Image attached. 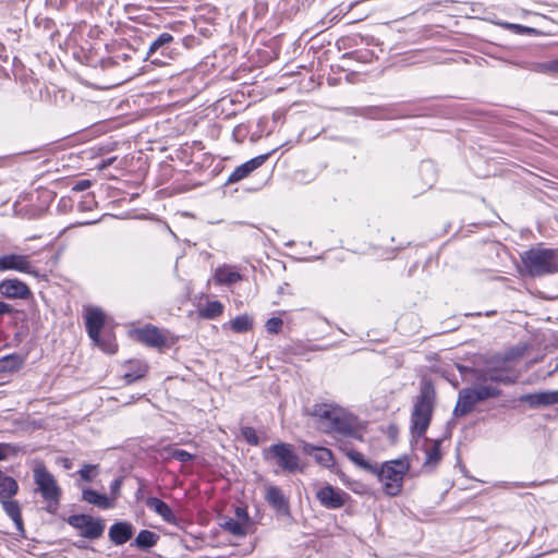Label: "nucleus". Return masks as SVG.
I'll use <instances>...</instances> for the list:
<instances>
[{
  "mask_svg": "<svg viewBox=\"0 0 558 558\" xmlns=\"http://www.w3.org/2000/svg\"><path fill=\"white\" fill-rule=\"evenodd\" d=\"M509 360L510 356L484 359L481 354H477V359L473 361L472 366L457 365L462 379L472 383L473 386L459 391L453 410L454 416L468 415L478 402L499 397L501 390L498 385L514 383L515 378L511 373Z\"/></svg>",
  "mask_w": 558,
  "mask_h": 558,
  "instance_id": "1",
  "label": "nucleus"
},
{
  "mask_svg": "<svg viewBox=\"0 0 558 558\" xmlns=\"http://www.w3.org/2000/svg\"><path fill=\"white\" fill-rule=\"evenodd\" d=\"M436 403V391L430 380L423 378L420 392L414 399L411 413V430L417 437H423L430 424Z\"/></svg>",
  "mask_w": 558,
  "mask_h": 558,
  "instance_id": "2",
  "label": "nucleus"
},
{
  "mask_svg": "<svg viewBox=\"0 0 558 558\" xmlns=\"http://www.w3.org/2000/svg\"><path fill=\"white\" fill-rule=\"evenodd\" d=\"M410 461L407 457L386 461L380 465H375L373 474L383 485V490L387 496L395 497L402 492L404 476L410 470Z\"/></svg>",
  "mask_w": 558,
  "mask_h": 558,
  "instance_id": "3",
  "label": "nucleus"
},
{
  "mask_svg": "<svg viewBox=\"0 0 558 558\" xmlns=\"http://www.w3.org/2000/svg\"><path fill=\"white\" fill-rule=\"evenodd\" d=\"M521 260L531 277L558 272V250L532 247L521 254Z\"/></svg>",
  "mask_w": 558,
  "mask_h": 558,
  "instance_id": "4",
  "label": "nucleus"
},
{
  "mask_svg": "<svg viewBox=\"0 0 558 558\" xmlns=\"http://www.w3.org/2000/svg\"><path fill=\"white\" fill-rule=\"evenodd\" d=\"M34 483L36 492L40 494L43 500L46 502V510L49 513H54L60 506L61 487L52 473L48 471L45 464L39 463L33 469Z\"/></svg>",
  "mask_w": 558,
  "mask_h": 558,
  "instance_id": "5",
  "label": "nucleus"
},
{
  "mask_svg": "<svg viewBox=\"0 0 558 558\" xmlns=\"http://www.w3.org/2000/svg\"><path fill=\"white\" fill-rule=\"evenodd\" d=\"M263 459L276 464L281 471L294 473L299 470L300 459L294 448L288 442L274 444L263 450Z\"/></svg>",
  "mask_w": 558,
  "mask_h": 558,
  "instance_id": "6",
  "label": "nucleus"
},
{
  "mask_svg": "<svg viewBox=\"0 0 558 558\" xmlns=\"http://www.w3.org/2000/svg\"><path fill=\"white\" fill-rule=\"evenodd\" d=\"M182 38H175L169 33L159 34L149 45L146 52V60L153 64H167L178 54V47Z\"/></svg>",
  "mask_w": 558,
  "mask_h": 558,
  "instance_id": "7",
  "label": "nucleus"
},
{
  "mask_svg": "<svg viewBox=\"0 0 558 558\" xmlns=\"http://www.w3.org/2000/svg\"><path fill=\"white\" fill-rule=\"evenodd\" d=\"M133 337L142 344L150 348L161 349L163 347H172L175 344L177 337L166 329L147 324L132 331Z\"/></svg>",
  "mask_w": 558,
  "mask_h": 558,
  "instance_id": "8",
  "label": "nucleus"
},
{
  "mask_svg": "<svg viewBox=\"0 0 558 558\" xmlns=\"http://www.w3.org/2000/svg\"><path fill=\"white\" fill-rule=\"evenodd\" d=\"M108 56L100 59L101 68L107 70L133 61L137 57V51L125 41L112 43L107 46Z\"/></svg>",
  "mask_w": 558,
  "mask_h": 558,
  "instance_id": "9",
  "label": "nucleus"
},
{
  "mask_svg": "<svg viewBox=\"0 0 558 558\" xmlns=\"http://www.w3.org/2000/svg\"><path fill=\"white\" fill-rule=\"evenodd\" d=\"M68 523L81 531V536L88 539L99 538L105 531V523L99 518H93L88 514H72Z\"/></svg>",
  "mask_w": 558,
  "mask_h": 558,
  "instance_id": "10",
  "label": "nucleus"
},
{
  "mask_svg": "<svg viewBox=\"0 0 558 558\" xmlns=\"http://www.w3.org/2000/svg\"><path fill=\"white\" fill-rule=\"evenodd\" d=\"M349 498L348 493L329 484L320 487L316 492V499L327 509H339L345 505Z\"/></svg>",
  "mask_w": 558,
  "mask_h": 558,
  "instance_id": "11",
  "label": "nucleus"
},
{
  "mask_svg": "<svg viewBox=\"0 0 558 558\" xmlns=\"http://www.w3.org/2000/svg\"><path fill=\"white\" fill-rule=\"evenodd\" d=\"M106 315L101 308L92 306L85 313V328L95 345H100V331L105 326Z\"/></svg>",
  "mask_w": 558,
  "mask_h": 558,
  "instance_id": "12",
  "label": "nucleus"
},
{
  "mask_svg": "<svg viewBox=\"0 0 558 558\" xmlns=\"http://www.w3.org/2000/svg\"><path fill=\"white\" fill-rule=\"evenodd\" d=\"M274 151H276V149H272L267 154L256 156L245 161L244 163L238 166L229 175L227 184L236 183L247 178L254 170L263 166Z\"/></svg>",
  "mask_w": 558,
  "mask_h": 558,
  "instance_id": "13",
  "label": "nucleus"
},
{
  "mask_svg": "<svg viewBox=\"0 0 558 558\" xmlns=\"http://www.w3.org/2000/svg\"><path fill=\"white\" fill-rule=\"evenodd\" d=\"M33 266L27 255L5 254L0 256V271L15 270L24 274H34Z\"/></svg>",
  "mask_w": 558,
  "mask_h": 558,
  "instance_id": "14",
  "label": "nucleus"
},
{
  "mask_svg": "<svg viewBox=\"0 0 558 558\" xmlns=\"http://www.w3.org/2000/svg\"><path fill=\"white\" fill-rule=\"evenodd\" d=\"M0 293L9 299H27L32 294L28 286L19 279L2 280Z\"/></svg>",
  "mask_w": 558,
  "mask_h": 558,
  "instance_id": "15",
  "label": "nucleus"
},
{
  "mask_svg": "<svg viewBox=\"0 0 558 558\" xmlns=\"http://www.w3.org/2000/svg\"><path fill=\"white\" fill-rule=\"evenodd\" d=\"M122 377L126 384L142 379L148 372V365L142 360H129L122 365Z\"/></svg>",
  "mask_w": 558,
  "mask_h": 558,
  "instance_id": "16",
  "label": "nucleus"
},
{
  "mask_svg": "<svg viewBox=\"0 0 558 558\" xmlns=\"http://www.w3.org/2000/svg\"><path fill=\"white\" fill-rule=\"evenodd\" d=\"M133 525L129 522H117L109 529V538L114 545H123L133 536Z\"/></svg>",
  "mask_w": 558,
  "mask_h": 558,
  "instance_id": "17",
  "label": "nucleus"
},
{
  "mask_svg": "<svg viewBox=\"0 0 558 558\" xmlns=\"http://www.w3.org/2000/svg\"><path fill=\"white\" fill-rule=\"evenodd\" d=\"M341 410L330 404H316L312 414L318 418L320 427L328 432V424L335 422Z\"/></svg>",
  "mask_w": 558,
  "mask_h": 558,
  "instance_id": "18",
  "label": "nucleus"
},
{
  "mask_svg": "<svg viewBox=\"0 0 558 558\" xmlns=\"http://www.w3.org/2000/svg\"><path fill=\"white\" fill-rule=\"evenodd\" d=\"M266 501L278 512L288 513L289 502L278 486L269 485L265 494Z\"/></svg>",
  "mask_w": 558,
  "mask_h": 558,
  "instance_id": "19",
  "label": "nucleus"
},
{
  "mask_svg": "<svg viewBox=\"0 0 558 558\" xmlns=\"http://www.w3.org/2000/svg\"><path fill=\"white\" fill-rule=\"evenodd\" d=\"M145 505L148 509L154 511L156 514L162 518V520L167 523L174 524L177 522V517L173 513L172 509L161 499L157 497H148L145 500Z\"/></svg>",
  "mask_w": 558,
  "mask_h": 558,
  "instance_id": "20",
  "label": "nucleus"
},
{
  "mask_svg": "<svg viewBox=\"0 0 558 558\" xmlns=\"http://www.w3.org/2000/svg\"><path fill=\"white\" fill-rule=\"evenodd\" d=\"M214 279L217 284L231 286L242 280V275L229 265H223L215 270Z\"/></svg>",
  "mask_w": 558,
  "mask_h": 558,
  "instance_id": "21",
  "label": "nucleus"
},
{
  "mask_svg": "<svg viewBox=\"0 0 558 558\" xmlns=\"http://www.w3.org/2000/svg\"><path fill=\"white\" fill-rule=\"evenodd\" d=\"M0 504L2 505V508L7 515L14 522L16 530L19 532H23V519L19 502L16 500H12L11 498H9L0 500Z\"/></svg>",
  "mask_w": 558,
  "mask_h": 558,
  "instance_id": "22",
  "label": "nucleus"
},
{
  "mask_svg": "<svg viewBox=\"0 0 558 558\" xmlns=\"http://www.w3.org/2000/svg\"><path fill=\"white\" fill-rule=\"evenodd\" d=\"M328 432H335L344 436H357V432L354 429L352 423L344 416L341 411L333 423L328 424Z\"/></svg>",
  "mask_w": 558,
  "mask_h": 558,
  "instance_id": "23",
  "label": "nucleus"
},
{
  "mask_svg": "<svg viewBox=\"0 0 558 558\" xmlns=\"http://www.w3.org/2000/svg\"><path fill=\"white\" fill-rule=\"evenodd\" d=\"M82 498L84 501L94 505L100 509H110L113 502L104 494H99L94 489L86 488L83 490Z\"/></svg>",
  "mask_w": 558,
  "mask_h": 558,
  "instance_id": "24",
  "label": "nucleus"
},
{
  "mask_svg": "<svg viewBox=\"0 0 558 558\" xmlns=\"http://www.w3.org/2000/svg\"><path fill=\"white\" fill-rule=\"evenodd\" d=\"M19 490L17 482L0 471V500L12 498Z\"/></svg>",
  "mask_w": 558,
  "mask_h": 558,
  "instance_id": "25",
  "label": "nucleus"
},
{
  "mask_svg": "<svg viewBox=\"0 0 558 558\" xmlns=\"http://www.w3.org/2000/svg\"><path fill=\"white\" fill-rule=\"evenodd\" d=\"M340 449L345 453V456L354 464L373 473V470L375 469L376 464H372L371 462H368L361 452H359L352 448H349V446L347 444H341Z\"/></svg>",
  "mask_w": 558,
  "mask_h": 558,
  "instance_id": "26",
  "label": "nucleus"
},
{
  "mask_svg": "<svg viewBox=\"0 0 558 558\" xmlns=\"http://www.w3.org/2000/svg\"><path fill=\"white\" fill-rule=\"evenodd\" d=\"M23 362L24 359L16 353L0 356V378H2L3 374L20 368Z\"/></svg>",
  "mask_w": 558,
  "mask_h": 558,
  "instance_id": "27",
  "label": "nucleus"
},
{
  "mask_svg": "<svg viewBox=\"0 0 558 558\" xmlns=\"http://www.w3.org/2000/svg\"><path fill=\"white\" fill-rule=\"evenodd\" d=\"M159 536L148 530H142L135 538V546L141 549H148L156 545Z\"/></svg>",
  "mask_w": 558,
  "mask_h": 558,
  "instance_id": "28",
  "label": "nucleus"
},
{
  "mask_svg": "<svg viewBox=\"0 0 558 558\" xmlns=\"http://www.w3.org/2000/svg\"><path fill=\"white\" fill-rule=\"evenodd\" d=\"M350 113L355 116H361L368 119H381L386 114L384 113V109L380 107H361V108H348Z\"/></svg>",
  "mask_w": 558,
  "mask_h": 558,
  "instance_id": "29",
  "label": "nucleus"
},
{
  "mask_svg": "<svg viewBox=\"0 0 558 558\" xmlns=\"http://www.w3.org/2000/svg\"><path fill=\"white\" fill-rule=\"evenodd\" d=\"M223 312V305L219 301H209L202 308H199V315L203 318L214 319L220 316Z\"/></svg>",
  "mask_w": 558,
  "mask_h": 558,
  "instance_id": "30",
  "label": "nucleus"
},
{
  "mask_svg": "<svg viewBox=\"0 0 558 558\" xmlns=\"http://www.w3.org/2000/svg\"><path fill=\"white\" fill-rule=\"evenodd\" d=\"M425 440L428 442L425 448V456H426L425 463L426 464L438 463L441 459L440 441L435 440V441L429 442L427 439H425Z\"/></svg>",
  "mask_w": 558,
  "mask_h": 558,
  "instance_id": "31",
  "label": "nucleus"
},
{
  "mask_svg": "<svg viewBox=\"0 0 558 558\" xmlns=\"http://www.w3.org/2000/svg\"><path fill=\"white\" fill-rule=\"evenodd\" d=\"M529 69L542 74H558V57L546 62L532 63Z\"/></svg>",
  "mask_w": 558,
  "mask_h": 558,
  "instance_id": "32",
  "label": "nucleus"
},
{
  "mask_svg": "<svg viewBox=\"0 0 558 558\" xmlns=\"http://www.w3.org/2000/svg\"><path fill=\"white\" fill-rule=\"evenodd\" d=\"M247 523L235 519H228L222 527L234 536H244L247 531Z\"/></svg>",
  "mask_w": 558,
  "mask_h": 558,
  "instance_id": "33",
  "label": "nucleus"
},
{
  "mask_svg": "<svg viewBox=\"0 0 558 558\" xmlns=\"http://www.w3.org/2000/svg\"><path fill=\"white\" fill-rule=\"evenodd\" d=\"M522 400L527 402L533 408L542 405H551L548 391L530 393L522 397Z\"/></svg>",
  "mask_w": 558,
  "mask_h": 558,
  "instance_id": "34",
  "label": "nucleus"
},
{
  "mask_svg": "<svg viewBox=\"0 0 558 558\" xmlns=\"http://www.w3.org/2000/svg\"><path fill=\"white\" fill-rule=\"evenodd\" d=\"M253 326V319L248 315H239L231 320V328L235 332H246Z\"/></svg>",
  "mask_w": 558,
  "mask_h": 558,
  "instance_id": "35",
  "label": "nucleus"
},
{
  "mask_svg": "<svg viewBox=\"0 0 558 558\" xmlns=\"http://www.w3.org/2000/svg\"><path fill=\"white\" fill-rule=\"evenodd\" d=\"M313 458L325 468H331L335 464L332 452L325 447L318 448Z\"/></svg>",
  "mask_w": 558,
  "mask_h": 558,
  "instance_id": "36",
  "label": "nucleus"
},
{
  "mask_svg": "<svg viewBox=\"0 0 558 558\" xmlns=\"http://www.w3.org/2000/svg\"><path fill=\"white\" fill-rule=\"evenodd\" d=\"M165 450L168 452L169 458L175 459L183 463L190 462V461L194 460V458H195L194 454H192L183 449H178L174 447H167V448H165Z\"/></svg>",
  "mask_w": 558,
  "mask_h": 558,
  "instance_id": "37",
  "label": "nucleus"
},
{
  "mask_svg": "<svg viewBox=\"0 0 558 558\" xmlns=\"http://www.w3.org/2000/svg\"><path fill=\"white\" fill-rule=\"evenodd\" d=\"M98 474V465L95 464H84L78 470L80 477L85 482H92L93 478Z\"/></svg>",
  "mask_w": 558,
  "mask_h": 558,
  "instance_id": "38",
  "label": "nucleus"
},
{
  "mask_svg": "<svg viewBox=\"0 0 558 558\" xmlns=\"http://www.w3.org/2000/svg\"><path fill=\"white\" fill-rule=\"evenodd\" d=\"M241 436L252 446H257L259 444V437L257 436L256 430L251 426L242 427Z\"/></svg>",
  "mask_w": 558,
  "mask_h": 558,
  "instance_id": "39",
  "label": "nucleus"
},
{
  "mask_svg": "<svg viewBox=\"0 0 558 558\" xmlns=\"http://www.w3.org/2000/svg\"><path fill=\"white\" fill-rule=\"evenodd\" d=\"M96 201L94 195L85 194L82 199L77 203L76 207L80 211H89L96 207Z\"/></svg>",
  "mask_w": 558,
  "mask_h": 558,
  "instance_id": "40",
  "label": "nucleus"
},
{
  "mask_svg": "<svg viewBox=\"0 0 558 558\" xmlns=\"http://www.w3.org/2000/svg\"><path fill=\"white\" fill-rule=\"evenodd\" d=\"M283 320L280 317H271L265 323V329L270 335H277L281 331Z\"/></svg>",
  "mask_w": 558,
  "mask_h": 558,
  "instance_id": "41",
  "label": "nucleus"
},
{
  "mask_svg": "<svg viewBox=\"0 0 558 558\" xmlns=\"http://www.w3.org/2000/svg\"><path fill=\"white\" fill-rule=\"evenodd\" d=\"M420 171H421L422 174L426 173V174L429 175V178L426 181V183L432 185L433 182L435 181V175H436L434 165L430 161H424L421 165Z\"/></svg>",
  "mask_w": 558,
  "mask_h": 558,
  "instance_id": "42",
  "label": "nucleus"
},
{
  "mask_svg": "<svg viewBox=\"0 0 558 558\" xmlns=\"http://www.w3.org/2000/svg\"><path fill=\"white\" fill-rule=\"evenodd\" d=\"M23 85L25 93L29 94L31 97H34L37 92H40L39 83L34 78L26 80Z\"/></svg>",
  "mask_w": 558,
  "mask_h": 558,
  "instance_id": "43",
  "label": "nucleus"
},
{
  "mask_svg": "<svg viewBox=\"0 0 558 558\" xmlns=\"http://www.w3.org/2000/svg\"><path fill=\"white\" fill-rule=\"evenodd\" d=\"M14 452L15 450L10 444L0 442V461L5 460L9 454Z\"/></svg>",
  "mask_w": 558,
  "mask_h": 558,
  "instance_id": "44",
  "label": "nucleus"
},
{
  "mask_svg": "<svg viewBox=\"0 0 558 558\" xmlns=\"http://www.w3.org/2000/svg\"><path fill=\"white\" fill-rule=\"evenodd\" d=\"M122 486V478H116L111 485H110V490H111V494L113 495L114 498L118 497L119 493H120V488Z\"/></svg>",
  "mask_w": 558,
  "mask_h": 558,
  "instance_id": "45",
  "label": "nucleus"
},
{
  "mask_svg": "<svg viewBox=\"0 0 558 558\" xmlns=\"http://www.w3.org/2000/svg\"><path fill=\"white\" fill-rule=\"evenodd\" d=\"M90 186L89 180H81L76 182V184L73 186V192H82L87 190Z\"/></svg>",
  "mask_w": 558,
  "mask_h": 558,
  "instance_id": "46",
  "label": "nucleus"
},
{
  "mask_svg": "<svg viewBox=\"0 0 558 558\" xmlns=\"http://www.w3.org/2000/svg\"><path fill=\"white\" fill-rule=\"evenodd\" d=\"M235 515H236V519L235 520H239V521H244L245 523L248 524V515H247V512L245 509L243 508H236L235 509Z\"/></svg>",
  "mask_w": 558,
  "mask_h": 558,
  "instance_id": "47",
  "label": "nucleus"
},
{
  "mask_svg": "<svg viewBox=\"0 0 558 558\" xmlns=\"http://www.w3.org/2000/svg\"><path fill=\"white\" fill-rule=\"evenodd\" d=\"M13 312V307L0 300V316L5 314H11Z\"/></svg>",
  "mask_w": 558,
  "mask_h": 558,
  "instance_id": "48",
  "label": "nucleus"
},
{
  "mask_svg": "<svg viewBox=\"0 0 558 558\" xmlns=\"http://www.w3.org/2000/svg\"><path fill=\"white\" fill-rule=\"evenodd\" d=\"M318 448H319V447H316V446H314V445H312V444H304V446H303V451H304L306 454L314 457V454H315V452H316V450H317Z\"/></svg>",
  "mask_w": 558,
  "mask_h": 558,
  "instance_id": "49",
  "label": "nucleus"
},
{
  "mask_svg": "<svg viewBox=\"0 0 558 558\" xmlns=\"http://www.w3.org/2000/svg\"><path fill=\"white\" fill-rule=\"evenodd\" d=\"M505 26L507 28H510V29H513L517 34H521L523 33L525 29H527L526 27L522 26V25H519V24H505Z\"/></svg>",
  "mask_w": 558,
  "mask_h": 558,
  "instance_id": "50",
  "label": "nucleus"
},
{
  "mask_svg": "<svg viewBox=\"0 0 558 558\" xmlns=\"http://www.w3.org/2000/svg\"><path fill=\"white\" fill-rule=\"evenodd\" d=\"M114 160H116V157H111V158L105 159V160H102V161H101V163L99 165V167H100L101 169H105V168H107V167L111 166V165L113 163V161H114Z\"/></svg>",
  "mask_w": 558,
  "mask_h": 558,
  "instance_id": "51",
  "label": "nucleus"
},
{
  "mask_svg": "<svg viewBox=\"0 0 558 558\" xmlns=\"http://www.w3.org/2000/svg\"><path fill=\"white\" fill-rule=\"evenodd\" d=\"M549 400L551 401V404L558 403V390L556 391H548Z\"/></svg>",
  "mask_w": 558,
  "mask_h": 558,
  "instance_id": "52",
  "label": "nucleus"
},
{
  "mask_svg": "<svg viewBox=\"0 0 558 558\" xmlns=\"http://www.w3.org/2000/svg\"><path fill=\"white\" fill-rule=\"evenodd\" d=\"M81 3H85V4H89V5H95L98 3V0H81Z\"/></svg>",
  "mask_w": 558,
  "mask_h": 558,
  "instance_id": "53",
  "label": "nucleus"
},
{
  "mask_svg": "<svg viewBox=\"0 0 558 558\" xmlns=\"http://www.w3.org/2000/svg\"><path fill=\"white\" fill-rule=\"evenodd\" d=\"M63 462H64V468L65 469H70L71 468V461L69 459H64Z\"/></svg>",
  "mask_w": 558,
  "mask_h": 558,
  "instance_id": "54",
  "label": "nucleus"
},
{
  "mask_svg": "<svg viewBox=\"0 0 558 558\" xmlns=\"http://www.w3.org/2000/svg\"><path fill=\"white\" fill-rule=\"evenodd\" d=\"M515 486H518V487H524V486H526V485H525V484H519V483H518V484H515Z\"/></svg>",
  "mask_w": 558,
  "mask_h": 558,
  "instance_id": "55",
  "label": "nucleus"
},
{
  "mask_svg": "<svg viewBox=\"0 0 558 558\" xmlns=\"http://www.w3.org/2000/svg\"><path fill=\"white\" fill-rule=\"evenodd\" d=\"M142 493V489H138L137 493H136V498L140 497V494Z\"/></svg>",
  "mask_w": 558,
  "mask_h": 558,
  "instance_id": "56",
  "label": "nucleus"
},
{
  "mask_svg": "<svg viewBox=\"0 0 558 558\" xmlns=\"http://www.w3.org/2000/svg\"><path fill=\"white\" fill-rule=\"evenodd\" d=\"M521 349H522V350H525V349H527V348H526V347H522Z\"/></svg>",
  "mask_w": 558,
  "mask_h": 558,
  "instance_id": "57",
  "label": "nucleus"
}]
</instances>
